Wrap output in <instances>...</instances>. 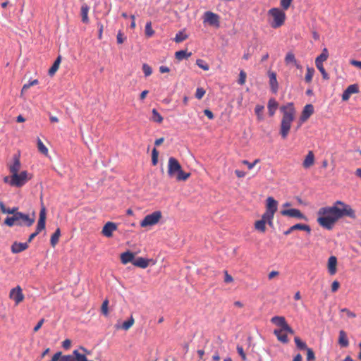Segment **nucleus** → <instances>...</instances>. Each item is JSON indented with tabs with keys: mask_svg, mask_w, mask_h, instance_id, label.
<instances>
[{
	"mask_svg": "<svg viewBox=\"0 0 361 361\" xmlns=\"http://www.w3.org/2000/svg\"><path fill=\"white\" fill-rule=\"evenodd\" d=\"M236 349H237L238 353L240 355V356L241 357L242 360L243 361H245L246 359H247V357H246V354L244 352L243 348L242 346H240V345H237Z\"/></svg>",
	"mask_w": 361,
	"mask_h": 361,
	"instance_id": "obj_56",
	"label": "nucleus"
},
{
	"mask_svg": "<svg viewBox=\"0 0 361 361\" xmlns=\"http://www.w3.org/2000/svg\"><path fill=\"white\" fill-rule=\"evenodd\" d=\"M126 37H123V34L121 31H119L116 36L117 42L118 44H122L123 43Z\"/></svg>",
	"mask_w": 361,
	"mask_h": 361,
	"instance_id": "obj_60",
	"label": "nucleus"
},
{
	"mask_svg": "<svg viewBox=\"0 0 361 361\" xmlns=\"http://www.w3.org/2000/svg\"><path fill=\"white\" fill-rule=\"evenodd\" d=\"M37 149L39 152L45 156H48L49 151L47 147L43 144L42 141L38 137L37 138Z\"/></svg>",
	"mask_w": 361,
	"mask_h": 361,
	"instance_id": "obj_36",
	"label": "nucleus"
},
{
	"mask_svg": "<svg viewBox=\"0 0 361 361\" xmlns=\"http://www.w3.org/2000/svg\"><path fill=\"white\" fill-rule=\"evenodd\" d=\"M340 287V283L337 281H334L331 284V291L333 293L336 292Z\"/></svg>",
	"mask_w": 361,
	"mask_h": 361,
	"instance_id": "obj_62",
	"label": "nucleus"
},
{
	"mask_svg": "<svg viewBox=\"0 0 361 361\" xmlns=\"http://www.w3.org/2000/svg\"><path fill=\"white\" fill-rule=\"evenodd\" d=\"M341 312H345L348 317H350V318L356 317L355 313H354L353 312L350 311L348 308H343V309L341 310Z\"/></svg>",
	"mask_w": 361,
	"mask_h": 361,
	"instance_id": "obj_57",
	"label": "nucleus"
},
{
	"mask_svg": "<svg viewBox=\"0 0 361 361\" xmlns=\"http://www.w3.org/2000/svg\"><path fill=\"white\" fill-rule=\"evenodd\" d=\"M161 212L160 211H155L152 214H147L140 221V226L146 228L156 225L161 219Z\"/></svg>",
	"mask_w": 361,
	"mask_h": 361,
	"instance_id": "obj_8",
	"label": "nucleus"
},
{
	"mask_svg": "<svg viewBox=\"0 0 361 361\" xmlns=\"http://www.w3.org/2000/svg\"><path fill=\"white\" fill-rule=\"evenodd\" d=\"M149 260L143 257H137L134 259L133 264L135 267L145 269L149 266Z\"/></svg>",
	"mask_w": 361,
	"mask_h": 361,
	"instance_id": "obj_28",
	"label": "nucleus"
},
{
	"mask_svg": "<svg viewBox=\"0 0 361 361\" xmlns=\"http://www.w3.org/2000/svg\"><path fill=\"white\" fill-rule=\"evenodd\" d=\"M280 110L283 113L280 134L283 139H286L289 133L291 123L295 119V109L293 103L289 102L281 106Z\"/></svg>",
	"mask_w": 361,
	"mask_h": 361,
	"instance_id": "obj_2",
	"label": "nucleus"
},
{
	"mask_svg": "<svg viewBox=\"0 0 361 361\" xmlns=\"http://www.w3.org/2000/svg\"><path fill=\"white\" fill-rule=\"evenodd\" d=\"M0 208L3 213L13 214L16 209L13 208L12 209H6L5 205L2 202H0Z\"/></svg>",
	"mask_w": 361,
	"mask_h": 361,
	"instance_id": "obj_58",
	"label": "nucleus"
},
{
	"mask_svg": "<svg viewBox=\"0 0 361 361\" xmlns=\"http://www.w3.org/2000/svg\"><path fill=\"white\" fill-rule=\"evenodd\" d=\"M188 36L183 31L178 32L174 38V41L176 43H180L188 39Z\"/></svg>",
	"mask_w": 361,
	"mask_h": 361,
	"instance_id": "obj_38",
	"label": "nucleus"
},
{
	"mask_svg": "<svg viewBox=\"0 0 361 361\" xmlns=\"http://www.w3.org/2000/svg\"><path fill=\"white\" fill-rule=\"evenodd\" d=\"M28 173L26 171H21L20 173H15L11 176L9 185L14 187H22L30 179Z\"/></svg>",
	"mask_w": 361,
	"mask_h": 361,
	"instance_id": "obj_7",
	"label": "nucleus"
},
{
	"mask_svg": "<svg viewBox=\"0 0 361 361\" xmlns=\"http://www.w3.org/2000/svg\"><path fill=\"white\" fill-rule=\"evenodd\" d=\"M46 224V209L44 207H42L39 212V217L37 221V225L36 228V232L39 233L42 230L45 228Z\"/></svg>",
	"mask_w": 361,
	"mask_h": 361,
	"instance_id": "obj_14",
	"label": "nucleus"
},
{
	"mask_svg": "<svg viewBox=\"0 0 361 361\" xmlns=\"http://www.w3.org/2000/svg\"><path fill=\"white\" fill-rule=\"evenodd\" d=\"M314 73V70L313 68H307V73L305 76V80L307 82H310L312 80V77Z\"/></svg>",
	"mask_w": 361,
	"mask_h": 361,
	"instance_id": "obj_44",
	"label": "nucleus"
},
{
	"mask_svg": "<svg viewBox=\"0 0 361 361\" xmlns=\"http://www.w3.org/2000/svg\"><path fill=\"white\" fill-rule=\"evenodd\" d=\"M278 102L276 101L275 99L271 98L267 104V108L269 110V114L270 116H273L278 108Z\"/></svg>",
	"mask_w": 361,
	"mask_h": 361,
	"instance_id": "obj_27",
	"label": "nucleus"
},
{
	"mask_svg": "<svg viewBox=\"0 0 361 361\" xmlns=\"http://www.w3.org/2000/svg\"><path fill=\"white\" fill-rule=\"evenodd\" d=\"M294 341L298 348L300 350H307V348H308L306 343L303 342L299 337H295Z\"/></svg>",
	"mask_w": 361,
	"mask_h": 361,
	"instance_id": "obj_42",
	"label": "nucleus"
},
{
	"mask_svg": "<svg viewBox=\"0 0 361 361\" xmlns=\"http://www.w3.org/2000/svg\"><path fill=\"white\" fill-rule=\"evenodd\" d=\"M134 323H135V319L133 316H130V317L128 320H127L123 323L121 328L123 329V330L127 331L132 327V326L134 324Z\"/></svg>",
	"mask_w": 361,
	"mask_h": 361,
	"instance_id": "obj_40",
	"label": "nucleus"
},
{
	"mask_svg": "<svg viewBox=\"0 0 361 361\" xmlns=\"http://www.w3.org/2000/svg\"><path fill=\"white\" fill-rule=\"evenodd\" d=\"M61 61V56H59L55 60L54 63L51 66V67L49 70V75L52 76L54 75L56 72L58 71L60 63Z\"/></svg>",
	"mask_w": 361,
	"mask_h": 361,
	"instance_id": "obj_31",
	"label": "nucleus"
},
{
	"mask_svg": "<svg viewBox=\"0 0 361 361\" xmlns=\"http://www.w3.org/2000/svg\"><path fill=\"white\" fill-rule=\"evenodd\" d=\"M13 215L12 216L7 217L4 221V223L8 226H13L16 225V218L14 212L13 213Z\"/></svg>",
	"mask_w": 361,
	"mask_h": 361,
	"instance_id": "obj_49",
	"label": "nucleus"
},
{
	"mask_svg": "<svg viewBox=\"0 0 361 361\" xmlns=\"http://www.w3.org/2000/svg\"><path fill=\"white\" fill-rule=\"evenodd\" d=\"M338 343L341 347H343V348H346L349 345V341L347 337V334L343 330H341L339 331Z\"/></svg>",
	"mask_w": 361,
	"mask_h": 361,
	"instance_id": "obj_26",
	"label": "nucleus"
},
{
	"mask_svg": "<svg viewBox=\"0 0 361 361\" xmlns=\"http://www.w3.org/2000/svg\"><path fill=\"white\" fill-rule=\"evenodd\" d=\"M108 305H109V300L107 299H106L105 300L103 301V302L102 304V307H101L102 313L105 316H107L109 314Z\"/></svg>",
	"mask_w": 361,
	"mask_h": 361,
	"instance_id": "obj_45",
	"label": "nucleus"
},
{
	"mask_svg": "<svg viewBox=\"0 0 361 361\" xmlns=\"http://www.w3.org/2000/svg\"><path fill=\"white\" fill-rule=\"evenodd\" d=\"M73 353L75 356V361H93L87 360L85 354L80 353L77 350H73Z\"/></svg>",
	"mask_w": 361,
	"mask_h": 361,
	"instance_id": "obj_41",
	"label": "nucleus"
},
{
	"mask_svg": "<svg viewBox=\"0 0 361 361\" xmlns=\"http://www.w3.org/2000/svg\"><path fill=\"white\" fill-rule=\"evenodd\" d=\"M205 94V90L202 87H198L196 90L195 97L198 99H201Z\"/></svg>",
	"mask_w": 361,
	"mask_h": 361,
	"instance_id": "obj_55",
	"label": "nucleus"
},
{
	"mask_svg": "<svg viewBox=\"0 0 361 361\" xmlns=\"http://www.w3.org/2000/svg\"><path fill=\"white\" fill-rule=\"evenodd\" d=\"M27 248L28 243H19L15 241L11 247V250L12 253L17 254L27 250Z\"/></svg>",
	"mask_w": 361,
	"mask_h": 361,
	"instance_id": "obj_17",
	"label": "nucleus"
},
{
	"mask_svg": "<svg viewBox=\"0 0 361 361\" xmlns=\"http://www.w3.org/2000/svg\"><path fill=\"white\" fill-rule=\"evenodd\" d=\"M281 214L285 216L298 218L300 219H305V215L298 209H284L281 211Z\"/></svg>",
	"mask_w": 361,
	"mask_h": 361,
	"instance_id": "obj_13",
	"label": "nucleus"
},
{
	"mask_svg": "<svg viewBox=\"0 0 361 361\" xmlns=\"http://www.w3.org/2000/svg\"><path fill=\"white\" fill-rule=\"evenodd\" d=\"M59 361H75V357L72 355H63L60 358Z\"/></svg>",
	"mask_w": 361,
	"mask_h": 361,
	"instance_id": "obj_61",
	"label": "nucleus"
},
{
	"mask_svg": "<svg viewBox=\"0 0 361 361\" xmlns=\"http://www.w3.org/2000/svg\"><path fill=\"white\" fill-rule=\"evenodd\" d=\"M314 161L315 157L313 152L309 151L302 162V166L305 169H309L314 165Z\"/></svg>",
	"mask_w": 361,
	"mask_h": 361,
	"instance_id": "obj_23",
	"label": "nucleus"
},
{
	"mask_svg": "<svg viewBox=\"0 0 361 361\" xmlns=\"http://www.w3.org/2000/svg\"><path fill=\"white\" fill-rule=\"evenodd\" d=\"M327 268L331 276L336 274L337 271V258L335 256H331L329 258Z\"/></svg>",
	"mask_w": 361,
	"mask_h": 361,
	"instance_id": "obj_18",
	"label": "nucleus"
},
{
	"mask_svg": "<svg viewBox=\"0 0 361 361\" xmlns=\"http://www.w3.org/2000/svg\"><path fill=\"white\" fill-rule=\"evenodd\" d=\"M16 225L19 226H31L35 221V216L33 214L32 216L22 212H15Z\"/></svg>",
	"mask_w": 361,
	"mask_h": 361,
	"instance_id": "obj_6",
	"label": "nucleus"
},
{
	"mask_svg": "<svg viewBox=\"0 0 361 361\" xmlns=\"http://www.w3.org/2000/svg\"><path fill=\"white\" fill-rule=\"evenodd\" d=\"M264 109V107L262 105L257 104L255 106V114L257 115V119L259 121H262L264 118H263Z\"/></svg>",
	"mask_w": 361,
	"mask_h": 361,
	"instance_id": "obj_37",
	"label": "nucleus"
},
{
	"mask_svg": "<svg viewBox=\"0 0 361 361\" xmlns=\"http://www.w3.org/2000/svg\"><path fill=\"white\" fill-rule=\"evenodd\" d=\"M46 224V209L44 207H42L39 212V217L37 221V225L36 228V232L39 233L42 230L45 228Z\"/></svg>",
	"mask_w": 361,
	"mask_h": 361,
	"instance_id": "obj_15",
	"label": "nucleus"
},
{
	"mask_svg": "<svg viewBox=\"0 0 361 361\" xmlns=\"http://www.w3.org/2000/svg\"><path fill=\"white\" fill-rule=\"evenodd\" d=\"M268 15L272 20L269 21L272 28H279L281 27L286 20V16L285 12L279 8H272L269 10Z\"/></svg>",
	"mask_w": 361,
	"mask_h": 361,
	"instance_id": "obj_4",
	"label": "nucleus"
},
{
	"mask_svg": "<svg viewBox=\"0 0 361 361\" xmlns=\"http://www.w3.org/2000/svg\"><path fill=\"white\" fill-rule=\"evenodd\" d=\"M88 12H89V7L85 4L82 5L81 6V16H82V21L84 23H89Z\"/></svg>",
	"mask_w": 361,
	"mask_h": 361,
	"instance_id": "obj_32",
	"label": "nucleus"
},
{
	"mask_svg": "<svg viewBox=\"0 0 361 361\" xmlns=\"http://www.w3.org/2000/svg\"><path fill=\"white\" fill-rule=\"evenodd\" d=\"M329 57V51L326 48H324L320 55H319L315 59V64L323 63L324 61H326Z\"/></svg>",
	"mask_w": 361,
	"mask_h": 361,
	"instance_id": "obj_30",
	"label": "nucleus"
},
{
	"mask_svg": "<svg viewBox=\"0 0 361 361\" xmlns=\"http://www.w3.org/2000/svg\"><path fill=\"white\" fill-rule=\"evenodd\" d=\"M145 33L147 37H151L154 34V31L152 29V23L150 21L147 22L145 25Z\"/></svg>",
	"mask_w": 361,
	"mask_h": 361,
	"instance_id": "obj_39",
	"label": "nucleus"
},
{
	"mask_svg": "<svg viewBox=\"0 0 361 361\" xmlns=\"http://www.w3.org/2000/svg\"><path fill=\"white\" fill-rule=\"evenodd\" d=\"M44 322V319H41L38 322L37 325L34 327V329H33L34 332H37L42 327V326L43 325Z\"/></svg>",
	"mask_w": 361,
	"mask_h": 361,
	"instance_id": "obj_63",
	"label": "nucleus"
},
{
	"mask_svg": "<svg viewBox=\"0 0 361 361\" xmlns=\"http://www.w3.org/2000/svg\"><path fill=\"white\" fill-rule=\"evenodd\" d=\"M134 258L135 254L130 251L125 252L121 255V261L123 264H126L129 262L133 263Z\"/></svg>",
	"mask_w": 361,
	"mask_h": 361,
	"instance_id": "obj_25",
	"label": "nucleus"
},
{
	"mask_svg": "<svg viewBox=\"0 0 361 361\" xmlns=\"http://www.w3.org/2000/svg\"><path fill=\"white\" fill-rule=\"evenodd\" d=\"M266 223L269 225V220L268 219H264L263 214L262 219L258 220L255 223V228L258 231L264 233L266 231Z\"/></svg>",
	"mask_w": 361,
	"mask_h": 361,
	"instance_id": "obj_24",
	"label": "nucleus"
},
{
	"mask_svg": "<svg viewBox=\"0 0 361 361\" xmlns=\"http://www.w3.org/2000/svg\"><path fill=\"white\" fill-rule=\"evenodd\" d=\"M314 359V353L312 349L307 348V361H313Z\"/></svg>",
	"mask_w": 361,
	"mask_h": 361,
	"instance_id": "obj_54",
	"label": "nucleus"
},
{
	"mask_svg": "<svg viewBox=\"0 0 361 361\" xmlns=\"http://www.w3.org/2000/svg\"><path fill=\"white\" fill-rule=\"evenodd\" d=\"M293 0H281L280 5L283 10H288Z\"/></svg>",
	"mask_w": 361,
	"mask_h": 361,
	"instance_id": "obj_53",
	"label": "nucleus"
},
{
	"mask_svg": "<svg viewBox=\"0 0 361 361\" xmlns=\"http://www.w3.org/2000/svg\"><path fill=\"white\" fill-rule=\"evenodd\" d=\"M271 322L274 324L275 325L280 326V329H283L286 332L294 334V331L293 329L288 324V323L286 321V319L284 317L281 316H275L271 318Z\"/></svg>",
	"mask_w": 361,
	"mask_h": 361,
	"instance_id": "obj_9",
	"label": "nucleus"
},
{
	"mask_svg": "<svg viewBox=\"0 0 361 361\" xmlns=\"http://www.w3.org/2000/svg\"><path fill=\"white\" fill-rule=\"evenodd\" d=\"M71 345V341L70 339H66L62 343V346L65 349H69Z\"/></svg>",
	"mask_w": 361,
	"mask_h": 361,
	"instance_id": "obj_64",
	"label": "nucleus"
},
{
	"mask_svg": "<svg viewBox=\"0 0 361 361\" xmlns=\"http://www.w3.org/2000/svg\"><path fill=\"white\" fill-rule=\"evenodd\" d=\"M152 118L151 120L154 122L161 123L163 121V117L161 114L157 111V109H153L152 111Z\"/></svg>",
	"mask_w": 361,
	"mask_h": 361,
	"instance_id": "obj_35",
	"label": "nucleus"
},
{
	"mask_svg": "<svg viewBox=\"0 0 361 361\" xmlns=\"http://www.w3.org/2000/svg\"><path fill=\"white\" fill-rule=\"evenodd\" d=\"M38 82H38L37 80H34L32 81L29 82L28 83L25 84L23 86V88H22V90H21V93H23L24 91H26L27 90H28L31 86L37 85Z\"/></svg>",
	"mask_w": 361,
	"mask_h": 361,
	"instance_id": "obj_51",
	"label": "nucleus"
},
{
	"mask_svg": "<svg viewBox=\"0 0 361 361\" xmlns=\"http://www.w3.org/2000/svg\"><path fill=\"white\" fill-rule=\"evenodd\" d=\"M9 298L13 300L16 305L23 301L25 296L23 293V289L20 286H17L10 290Z\"/></svg>",
	"mask_w": 361,
	"mask_h": 361,
	"instance_id": "obj_10",
	"label": "nucleus"
},
{
	"mask_svg": "<svg viewBox=\"0 0 361 361\" xmlns=\"http://www.w3.org/2000/svg\"><path fill=\"white\" fill-rule=\"evenodd\" d=\"M315 65H316V67L317 68V69L322 73L323 78L325 79V80L329 79V75L326 73V71H325V69L324 68V66H323V63L315 64Z\"/></svg>",
	"mask_w": 361,
	"mask_h": 361,
	"instance_id": "obj_46",
	"label": "nucleus"
},
{
	"mask_svg": "<svg viewBox=\"0 0 361 361\" xmlns=\"http://www.w3.org/2000/svg\"><path fill=\"white\" fill-rule=\"evenodd\" d=\"M317 215L319 225L329 231L332 230L336 223L345 216L356 219L355 211L350 205L341 200L336 201L331 207H321Z\"/></svg>",
	"mask_w": 361,
	"mask_h": 361,
	"instance_id": "obj_1",
	"label": "nucleus"
},
{
	"mask_svg": "<svg viewBox=\"0 0 361 361\" xmlns=\"http://www.w3.org/2000/svg\"><path fill=\"white\" fill-rule=\"evenodd\" d=\"M246 77V73L243 70L240 71L239 73L238 83L241 85H244L245 83Z\"/></svg>",
	"mask_w": 361,
	"mask_h": 361,
	"instance_id": "obj_52",
	"label": "nucleus"
},
{
	"mask_svg": "<svg viewBox=\"0 0 361 361\" xmlns=\"http://www.w3.org/2000/svg\"><path fill=\"white\" fill-rule=\"evenodd\" d=\"M167 173L170 178H176L178 181H185L190 176V173L183 171L178 161L173 157L169 159Z\"/></svg>",
	"mask_w": 361,
	"mask_h": 361,
	"instance_id": "obj_3",
	"label": "nucleus"
},
{
	"mask_svg": "<svg viewBox=\"0 0 361 361\" xmlns=\"http://www.w3.org/2000/svg\"><path fill=\"white\" fill-rule=\"evenodd\" d=\"M268 75L269 78V85L271 91L274 93H276L279 88V83L276 79V74L272 71H268Z\"/></svg>",
	"mask_w": 361,
	"mask_h": 361,
	"instance_id": "obj_20",
	"label": "nucleus"
},
{
	"mask_svg": "<svg viewBox=\"0 0 361 361\" xmlns=\"http://www.w3.org/2000/svg\"><path fill=\"white\" fill-rule=\"evenodd\" d=\"M142 71L146 77L149 76L152 73V68L147 63L142 65Z\"/></svg>",
	"mask_w": 361,
	"mask_h": 361,
	"instance_id": "obj_50",
	"label": "nucleus"
},
{
	"mask_svg": "<svg viewBox=\"0 0 361 361\" xmlns=\"http://www.w3.org/2000/svg\"><path fill=\"white\" fill-rule=\"evenodd\" d=\"M61 235V231L60 228H58L55 232L52 234L50 239V243L52 247H55L56 245L58 243L59 237Z\"/></svg>",
	"mask_w": 361,
	"mask_h": 361,
	"instance_id": "obj_33",
	"label": "nucleus"
},
{
	"mask_svg": "<svg viewBox=\"0 0 361 361\" xmlns=\"http://www.w3.org/2000/svg\"><path fill=\"white\" fill-rule=\"evenodd\" d=\"M224 275H225V277H224L225 283H228L233 282V279L230 274H228L227 271H224Z\"/></svg>",
	"mask_w": 361,
	"mask_h": 361,
	"instance_id": "obj_59",
	"label": "nucleus"
},
{
	"mask_svg": "<svg viewBox=\"0 0 361 361\" xmlns=\"http://www.w3.org/2000/svg\"><path fill=\"white\" fill-rule=\"evenodd\" d=\"M116 230H117L116 224L111 222V221H108L104 226V227L102 230V234L106 238H111L113 235V232Z\"/></svg>",
	"mask_w": 361,
	"mask_h": 361,
	"instance_id": "obj_12",
	"label": "nucleus"
},
{
	"mask_svg": "<svg viewBox=\"0 0 361 361\" xmlns=\"http://www.w3.org/2000/svg\"><path fill=\"white\" fill-rule=\"evenodd\" d=\"M286 332L283 329H275L274 334L276 336L279 341L283 343H287L288 342V336Z\"/></svg>",
	"mask_w": 361,
	"mask_h": 361,
	"instance_id": "obj_29",
	"label": "nucleus"
},
{
	"mask_svg": "<svg viewBox=\"0 0 361 361\" xmlns=\"http://www.w3.org/2000/svg\"><path fill=\"white\" fill-rule=\"evenodd\" d=\"M314 112V107L312 104H306L302 110L300 120L302 122L307 121Z\"/></svg>",
	"mask_w": 361,
	"mask_h": 361,
	"instance_id": "obj_21",
	"label": "nucleus"
},
{
	"mask_svg": "<svg viewBox=\"0 0 361 361\" xmlns=\"http://www.w3.org/2000/svg\"><path fill=\"white\" fill-rule=\"evenodd\" d=\"M295 230L305 231H307V233H310L311 231L310 227L308 225L297 224L290 226L287 231H284L283 233L285 235H288L290 234L293 231H295Z\"/></svg>",
	"mask_w": 361,
	"mask_h": 361,
	"instance_id": "obj_16",
	"label": "nucleus"
},
{
	"mask_svg": "<svg viewBox=\"0 0 361 361\" xmlns=\"http://www.w3.org/2000/svg\"><path fill=\"white\" fill-rule=\"evenodd\" d=\"M196 64L204 71H208L209 68V65L202 59H197Z\"/></svg>",
	"mask_w": 361,
	"mask_h": 361,
	"instance_id": "obj_47",
	"label": "nucleus"
},
{
	"mask_svg": "<svg viewBox=\"0 0 361 361\" xmlns=\"http://www.w3.org/2000/svg\"><path fill=\"white\" fill-rule=\"evenodd\" d=\"M219 19V15L212 11H206L204 13V23H207L209 25L219 27L220 25Z\"/></svg>",
	"mask_w": 361,
	"mask_h": 361,
	"instance_id": "obj_11",
	"label": "nucleus"
},
{
	"mask_svg": "<svg viewBox=\"0 0 361 361\" xmlns=\"http://www.w3.org/2000/svg\"><path fill=\"white\" fill-rule=\"evenodd\" d=\"M358 86L356 84L349 85L342 94V99L347 101L352 94L358 92Z\"/></svg>",
	"mask_w": 361,
	"mask_h": 361,
	"instance_id": "obj_19",
	"label": "nucleus"
},
{
	"mask_svg": "<svg viewBox=\"0 0 361 361\" xmlns=\"http://www.w3.org/2000/svg\"><path fill=\"white\" fill-rule=\"evenodd\" d=\"M285 62L286 64L296 63V59L294 54L292 52H288L285 57Z\"/></svg>",
	"mask_w": 361,
	"mask_h": 361,
	"instance_id": "obj_43",
	"label": "nucleus"
},
{
	"mask_svg": "<svg viewBox=\"0 0 361 361\" xmlns=\"http://www.w3.org/2000/svg\"><path fill=\"white\" fill-rule=\"evenodd\" d=\"M8 167L11 175L18 173L19 172L21 167L19 156L15 155L13 157V163L9 165Z\"/></svg>",
	"mask_w": 361,
	"mask_h": 361,
	"instance_id": "obj_22",
	"label": "nucleus"
},
{
	"mask_svg": "<svg viewBox=\"0 0 361 361\" xmlns=\"http://www.w3.org/2000/svg\"><path fill=\"white\" fill-rule=\"evenodd\" d=\"M278 202L272 197H268L266 203V212L263 214L264 219L269 220V226H273V219L274 214L277 211Z\"/></svg>",
	"mask_w": 361,
	"mask_h": 361,
	"instance_id": "obj_5",
	"label": "nucleus"
},
{
	"mask_svg": "<svg viewBox=\"0 0 361 361\" xmlns=\"http://www.w3.org/2000/svg\"><path fill=\"white\" fill-rule=\"evenodd\" d=\"M159 152L156 148H154L152 152V163L154 166H156L158 163Z\"/></svg>",
	"mask_w": 361,
	"mask_h": 361,
	"instance_id": "obj_48",
	"label": "nucleus"
},
{
	"mask_svg": "<svg viewBox=\"0 0 361 361\" xmlns=\"http://www.w3.org/2000/svg\"><path fill=\"white\" fill-rule=\"evenodd\" d=\"M192 55L191 52L188 53L186 51L180 50L175 53L176 59L178 61H181L184 59H188Z\"/></svg>",
	"mask_w": 361,
	"mask_h": 361,
	"instance_id": "obj_34",
	"label": "nucleus"
}]
</instances>
